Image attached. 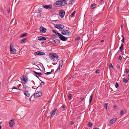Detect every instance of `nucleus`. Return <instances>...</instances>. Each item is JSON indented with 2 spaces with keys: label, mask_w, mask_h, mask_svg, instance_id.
Here are the masks:
<instances>
[{
  "label": "nucleus",
  "mask_w": 129,
  "mask_h": 129,
  "mask_svg": "<svg viewBox=\"0 0 129 129\" xmlns=\"http://www.w3.org/2000/svg\"><path fill=\"white\" fill-rule=\"evenodd\" d=\"M67 4V2L66 1L60 0L56 1L53 6L56 7H61L62 6L66 5Z\"/></svg>",
  "instance_id": "1"
},
{
  "label": "nucleus",
  "mask_w": 129,
  "mask_h": 129,
  "mask_svg": "<svg viewBox=\"0 0 129 129\" xmlns=\"http://www.w3.org/2000/svg\"><path fill=\"white\" fill-rule=\"evenodd\" d=\"M50 58L53 61L56 60L58 58V56L55 53H53L52 54L50 53L49 54Z\"/></svg>",
  "instance_id": "2"
},
{
  "label": "nucleus",
  "mask_w": 129,
  "mask_h": 129,
  "mask_svg": "<svg viewBox=\"0 0 129 129\" xmlns=\"http://www.w3.org/2000/svg\"><path fill=\"white\" fill-rule=\"evenodd\" d=\"M10 52L12 53L15 54L16 53V50L14 48L12 43L10 44Z\"/></svg>",
  "instance_id": "3"
},
{
  "label": "nucleus",
  "mask_w": 129,
  "mask_h": 129,
  "mask_svg": "<svg viewBox=\"0 0 129 129\" xmlns=\"http://www.w3.org/2000/svg\"><path fill=\"white\" fill-rule=\"evenodd\" d=\"M61 33L64 35H69L71 34V33L69 30H62Z\"/></svg>",
  "instance_id": "4"
},
{
  "label": "nucleus",
  "mask_w": 129,
  "mask_h": 129,
  "mask_svg": "<svg viewBox=\"0 0 129 129\" xmlns=\"http://www.w3.org/2000/svg\"><path fill=\"white\" fill-rule=\"evenodd\" d=\"M60 39L62 41H66L68 40V39L63 36L60 34H58V36Z\"/></svg>",
  "instance_id": "5"
},
{
  "label": "nucleus",
  "mask_w": 129,
  "mask_h": 129,
  "mask_svg": "<svg viewBox=\"0 0 129 129\" xmlns=\"http://www.w3.org/2000/svg\"><path fill=\"white\" fill-rule=\"evenodd\" d=\"M59 13L60 17L61 18H62L64 16L65 12L63 10H59Z\"/></svg>",
  "instance_id": "6"
},
{
  "label": "nucleus",
  "mask_w": 129,
  "mask_h": 129,
  "mask_svg": "<svg viewBox=\"0 0 129 129\" xmlns=\"http://www.w3.org/2000/svg\"><path fill=\"white\" fill-rule=\"evenodd\" d=\"M23 78L21 79V80L22 81L24 84H25L28 81V78L27 77L25 76H22Z\"/></svg>",
  "instance_id": "7"
},
{
  "label": "nucleus",
  "mask_w": 129,
  "mask_h": 129,
  "mask_svg": "<svg viewBox=\"0 0 129 129\" xmlns=\"http://www.w3.org/2000/svg\"><path fill=\"white\" fill-rule=\"evenodd\" d=\"M43 7L49 10L50 9L52 8V6L51 5H43Z\"/></svg>",
  "instance_id": "8"
},
{
  "label": "nucleus",
  "mask_w": 129,
  "mask_h": 129,
  "mask_svg": "<svg viewBox=\"0 0 129 129\" xmlns=\"http://www.w3.org/2000/svg\"><path fill=\"white\" fill-rule=\"evenodd\" d=\"M40 31L42 33H45L46 31V29L42 26H41L40 27Z\"/></svg>",
  "instance_id": "9"
},
{
  "label": "nucleus",
  "mask_w": 129,
  "mask_h": 129,
  "mask_svg": "<svg viewBox=\"0 0 129 129\" xmlns=\"http://www.w3.org/2000/svg\"><path fill=\"white\" fill-rule=\"evenodd\" d=\"M42 94V92H41L38 91H37L36 93L34 94V95H37V97H40Z\"/></svg>",
  "instance_id": "10"
},
{
  "label": "nucleus",
  "mask_w": 129,
  "mask_h": 129,
  "mask_svg": "<svg viewBox=\"0 0 129 129\" xmlns=\"http://www.w3.org/2000/svg\"><path fill=\"white\" fill-rule=\"evenodd\" d=\"M15 124L14 120H11L9 122V125L11 127H12Z\"/></svg>",
  "instance_id": "11"
},
{
  "label": "nucleus",
  "mask_w": 129,
  "mask_h": 129,
  "mask_svg": "<svg viewBox=\"0 0 129 129\" xmlns=\"http://www.w3.org/2000/svg\"><path fill=\"white\" fill-rule=\"evenodd\" d=\"M57 110V109L55 108L54 109L53 111V112H50V114H51V117H52L54 115H55Z\"/></svg>",
  "instance_id": "12"
},
{
  "label": "nucleus",
  "mask_w": 129,
  "mask_h": 129,
  "mask_svg": "<svg viewBox=\"0 0 129 129\" xmlns=\"http://www.w3.org/2000/svg\"><path fill=\"white\" fill-rule=\"evenodd\" d=\"M38 40L39 41H41V40H46V38L42 36H40L38 38Z\"/></svg>",
  "instance_id": "13"
},
{
  "label": "nucleus",
  "mask_w": 129,
  "mask_h": 129,
  "mask_svg": "<svg viewBox=\"0 0 129 129\" xmlns=\"http://www.w3.org/2000/svg\"><path fill=\"white\" fill-rule=\"evenodd\" d=\"M117 118H114L113 119H112L109 122V123L110 124H112L114 123L115 121H116L117 120Z\"/></svg>",
  "instance_id": "14"
},
{
  "label": "nucleus",
  "mask_w": 129,
  "mask_h": 129,
  "mask_svg": "<svg viewBox=\"0 0 129 129\" xmlns=\"http://www.w3.org/2000/svg\"><path fill=\"white\" fill-rule=\"evenodd\" d=\"M24 94L26 96L29 98L30 97V94L27 91H25L24 92Z\"/></svg>",
  "instance_id": "15"
},
{
  "label": "nucleus",
  "mask_w": 129,
  "mask_h": 129,
  "mask_svg": "<svg viewBox=\"0 0 129 129\" xmlns=\"http://www.w3.org/2000/svg\"><path fill=\"white\" fill-rule=\"evenodd\" d=\"M27 39L26 38H25L23 39L20 41V43L21 44L25 43V41Z\"/></svg>",
  "instance_id": "16"
},
{
  "label": "nucleus",
  "mask_w": 129,
  "mask_h": 129,
  "mask_svg": "<svg viewBox=\"0 0 129 129\" xmlns=\"http://www.w3.org/2000/svg\"><path fill=\"white\" fill-rule=\"evenodd\" d=\"M93 98V95L92 94H91V95L90 98H89V104H90L91 103Z\"/></svg>",
  "instance_id": "17"
},
{
  "label": "nucleus",
  "mask_w": 129,
  "mask_h": 129,
  "mask_svg": "<svg viewBox=\"0 0 129 129\" xmlns=\"http://www.w3.org/2000/svg\"><path fill=\"white\" fill-rule=\"evenodd\" d=\"M33 72L36 75H37L39 76H41L42 75V74L41 73H39L35 71H33Z\"/></svg>",
  "instance_id": "18"
},
{
  "label": "nucleus",
  "mask_w": 129,
  "mask_h": 129,
  "mask_svg": "<svg viewBox=\"0 0 129 129\" xmlns=\"http://www.w3.org/2000/svg\"><path fill=\"white\" fill-rule=\"evenodd\" d=\"M60 40L58 39H56V40H54V42H54V43L55 44H59L60 43Z\"/></svg>",
  "instance_id": "19"
},
{
  "label": "nucleus",
  "mask_w": 129,
  "mask_h": 129,
  "mask_svg": "<svg viewBox=\"0 0 129 129\" xmlns=\"http://www.w3.org/2000/svg\"><path fill=\"white\" fill-rule=\"evenodd\" d=\"M96 6V5L95 4H93L91 6L90 8H91V9H93L95 8Z\"/></svg>",
  "instance_id": "20"
},
{
  "label": "nucleus",
  "mask_w": 129,
  "mask_h": 129,
  "mask_svg": "<svg viewBox=\"0 0 129 129\" xmlns=\"http://www.w3.org/2000/svg\"><path fill=\"white\" fill-rule=\"evenodd\" d=\"M27 34H28L27 33H25L23 34L20 36V37L21 38H23V37H26L27 36Z\"/></svg>",
  "instance_id": "21"
},
{
  "label": "nucleus",
  "mask_w": 129,
  "mask_h": 129,
  "mask_svg": "<svg viewBox=\"0 0 129 129\" xmlns=\"http://www.w3.org/2000/svg\"><path fill=\"white\" fill-rule=\"evenodd\" d=\"M123 44H121V46L119 48L120 51V52H122V50H123Z\"/></svg>",
  "instance_id": "22"
},
{
  "label": "nucleus",
  "mask_w": 129,
  "mask_h": 129,
  "mask_svg": "<svg viewBox=\"0 0 129 129\" xmlns=\"http://www.w3.org/2000/svg\"><path fill=\"white\" fill-rule=\"evenodd\" d=\"M126 111L124 110H123L121 111L120 113L122 115L124 114H125Z\"/></svg>",
  "instance_id": "23"
},
{
  "label": "nucleus",
  "mask_w": 129,
  "mask_h": 129,
  "mask_svg": "<svg viewBox=\"0 0 129 129\" xmlns=\"http://www.w3.org/2000/svg\"><path fill=\"white\" fill-rule=\"evenodd\" d=\"M52 31L56 35H57L58 36V34H60L59 33H58L56 31L54 30H52Z\"/></svg>",
  "instance_id": "24"
},
{
  "label": "nucleus",
  "mask_w": 129,
  "mask_h": 129,
  "mask_svg": "<svg viewBox=\"0 0 129 129\" xmlns=\"http://www.w3.org/2000/svg\"><path fill=\"white\" fill-rule=\"evenodd\" d=\"M63 61L62 60H60L59 61V65L60 66H62L63 64Z\"/></svg>",
  "instance_id": "25"
},
{
  "label": "nucleus",
  "mask_w": 129,
  "mask_h": 129,
  "mask_svg": "<svg viewBox=\"0 0 129 129\" xmlns=\"http://www.w3.org/2000/svg\"><path fill=\"white\" fill-rule=\"evenodd\" d=\"M62 66H59L58 68L56 71V72H58L59 71H60V70L62 68Z\"/></svg>",
  "instance_id": "26"
},
{
  "label": "nucleus",
  "mask_w": 129,
  "mask_h": 129,
  "mask_svg": "<svg viewBox=\"0 0 129 129\" xmlns=\"http://www.w3.org/2000/svg\"><path fill=\"white\" fill-rule=\"evenodd\" d=\"M40 53V55H45V53L42 52L41 51H40L39 52Z\"/></svg>",
  "instance_id": "27"
},
{
  "label": "nucleus",
  "mask_w": 129,
  "mask_h": 129,
  "mask_svg": "<svg viewBox=\"0 0 129 129\" xmlns=\"http://www.w3.org/2000/svg\"><path fill=\"white\" fill-rule=\"evenodd\" d=\"M76 11H74L71 14V17H73V16H74L75 13V12H76Z\"/></svg>",
  "instance_id": "28"
},
{
  "label": "nucleus",
  "mask_w": 129,
  "mask_h": 129,
  "mask_svg": "<svg viewBox=\"0 0 129 129\" xmlns=\"http://www.w3.org/2000/svg\"><path fill=\"white\" fill-rule=\"evenodd\" d=\"M80 39V37H76L75 38V40L76 41H78V40H79Z\"/></svg>",
  "instance_id": "29"
},
{
  "label": "nucleus",
  "mask_w": 129,
  "mask_h": 129,
  "mask_svg": "<svg viewBox=\"0 0 129 129\" xmlns=\"http://www.w3.org/2000/svg\"><path fill=\"white\" fill-rule=\"evenodd\" d=\"M59 25L60 24H55L54 25V26L55 27L58 29L59 28Z\"/></svg>",
  "instance_id": "30"
},
{
  "label": "nucleus",
  "mask_w": 129,
  "mask_h": 129,
  "mask_svg": "<svg viewBox=\"0 0 129 129\" xmlns=\"http://www.w3.org/2000/svg\"><path fill=\"white\" fill-rule=\"evenodd\" d=\"M40 51H38L35 53V55H40Z\"/></svg>",
  "instance_id": "31"
},
{
  "label": "nucleus",
  "mask_w": 129,
  "mask_h": 129,
  "mask_svg": "<svg viewBox=\"0 0 129 129\" xmlns=\"http://www.w3.org/2000/svg\"><path fill=\"white\" fill-rule=\"evenodd\" d=\"M76 0H72L70 1L69 2V4H72L74 2V1H76Z\"/></svg>",
  "instance_id": "32"
},
{
  "label": "nucleus",
  "mask_w": 129,
  "mask_h": 129,
  "mask_svg": "<svg viewBox=\"0 0 129 129\" xmlns=\"http://www.w3.org/2000/svg\"><path fill=\"white\" fill-rule=\"evenodd\" d=\"M60 26L61 27V30H62V29L63 28L64 26L62 24H60Z\"/></svg>",
  "instance_id": "33"
},
{
  "label": "nucleus",
  "mask_w": 129,
  "mask_h": 129,
  "mask_svg": "<svg viewBox=\"0 0 129 129\" xmlns=\"http://www.w3.org/2000/svg\"><path fill=\"white\" fill-rule=\"evenodd\" d=\"M121 37L122 38V39L121 40V42L123 43H124V37L123 35H122Z\"/></svg>",
  "instance_id": "34"
},
{
  "label": "nucleus",
  "mask_w": 129,
  "mask_h": 129,
  "mask_svg": "<svg viewBox=\"0 0 129 129\" xmlns=\"http://www.w3.org/2000/svg\"><path fill=\"white\" fill-rule=\"evenodd\" d=\"M72 94H69L68 95V98L69 100L71 99L72 97Z\"/></svg>",
  "instance_id": "35"
},
{
  "label": "nucleus",
  "mask_w": 129,
  "mask_h": 129,
  "mask_svg": "<svg viewBox=\"0 0 129 129\" xmlns=\"http://www.w3.org/2000/svg\"><path fill=\"white\" fill-rule=\"evenodd\" d=\"M107 105H108V104H107V103H105L104 104V107L105 108H106V109H107V107H108Z\"/></svg>",
  "instance_id": "36"
},
{
  "label": "nucleus",
  "mask_w": 129,
  "mask_h": 129,
  "mask_svg": "<svg viewBox=\"0 0 129 129\" xmlns=\"http://www.w3.org/2000/svg\"><path fill=\"white\" fill-rule=\"evenodd\" d=\"M128 80L126 79H124L123 80V82L125 83H127L128 82Z\"/></svg>",
  "instance_id": "37"
},
{
  "label": "nucleus",
  "mask_w": 129,
  "mask_h": 129,
  "mask_svg": "<svg viewBox=\"0 0 129 129\" xmlns=\"http://www.w3.org/2000/svg\"><path fill=\"white\" fill-rule=\"evenodd\" d=\"M51 72H47L46 73H44L45 74V75H49L50 74H51Z\"/></svg>",
  "instance_id": "38"
},
{
  "label": "nucleus",
  "mask_w": 129,
  "mask_h": 129,
  "mask_svg": "<svg viewBox=\"0 0 129 129\" xmlns=\"http://www.w3.org/2000/svg\"><path fill=\"white\" fill-rule=\"evenodd\" d=\"M115 87L116 88H117L118 87V84L117 82H116L115 85Z\"/></svg>",
  "instance_id": "39"
},
{
  "label": "nucleus",
  "mask_w": 129,
  "mask_h": 129,
  "mask_svg": "<svg viewBox=\"0 0 129 129\" xmlns=\"http://www.w3.org/2000/svg\"><path fill=\"white\" fill-rule=\"evenodd\" d=\"M88 124L89 126L90 127H91L92 125V124L90 122H88Z\"/></svg>",
  "instance_id": "40"
},
{
  "label": "nucleus",
  "mask_w": 129,
  "mask_h": 129,
  "mask_svg": "<svg viewBox=\"0 0 129 129\" xmlns=\"http://www.w3.org/2000/svg\"><path fill=\"white\" fill-rule=\"evenodd\" d=\"M111 67L112 68H113V67L111 63H110V68Z\"/></svg>",
  "instance_id": "41"
},
{
  "label": "nucleus",
  "mask_w": 129,
  "mask_h": 129,
  "mask_svg": "<svg viewBox=\"0 0 129 129\" xmlns=\"http://www.w3.org/2000/svg\"><path fill=\"white\" fill-rule=\"evenodd\" d=\"M8 12V13H10V8H8L7 9Z\"/></svg>",
  "instance_id": "42"
},
{
  "label": "nucleus",
  "mask_w": 129,
  "mask_h": 129,
  "mask_svg": "<svg viewBox=\"0 0 129 129\" xmlns=\"http://www.w3.org/2000/svg\"><path fill=\"white\" fill-rule=\"evenodd\" d=\"M12 88L13 89H19L16 87H13Z\"/></svg>",
  "instance_id": "43"
},
{
  "label": "nucleus",
  "mask_w": 129,
  "mask_h": 129,
  "mask_svg": "<svg viewBox=\"0 0 129 129\" xmlns=\"http://www.w3.org/2000/svg\"><path fill=\"white\" fill-rule=\"evenodd\" d=\"M99 69L95 71V72L97 73H99Z\"/></svg>",
  "instance_id": "44"
},
{
  "label": "nucleus",
  "mask_w": 129,
  "mask_h": 129,
  "mask_svg": "<svg viewBox=\"0 0 129 129\" xmlns=\"http://www.w3.org/2000/svg\"><path fill=\"white\" fill-rule=\"evenodd\" d=\"M125 72L128 73L129 72V70L128 69H127L125 70Z\"/></svg>",
  "instance_id": "45"
},
{
  "label": "nucleus",
  "mask_w": 129,
  "mask_h": 129,
  "mask_svg": "<svg viewBox=\"0 0 129 129\" xmlns=\"http://www.w3.org/2000/svg\"><path fill=\"white\" fill-rule=\"evenodd\" d=\"M119 59L120 60H121V59H122V57L121 56V55H120L119 56Z\"/></svg>",
  "instance_id": "46"
},
{
  "label": "nucleus",
  "mask_w": 129,
  "mask_h": 129,
  "mask_svg": "<svg viewBox=\"0 0 129 129\" xmlns=\"http://www.w3.org/2000/svg\"><path fill=\"white\" fill-rule=\"evenodd\" d=\"M54 42V40H53L52 42H51V43L53 44H55L54 43V42Z\"/></svg>",
  "instance_id": "47"
},
{
  "label": "nucleus",
  "mask_w": 129,
  "mask_h": 129,
  "mask_svg": "<svg viewBox=\"0 0 129 129\" xmlns=\"http://www.w3.org/2000/svg\"><path fill=\"white\" fill-rule=\"evenodd\" d=\"M45 84V82H42L41 83V85H43Z\"/></svg>",
  "instance_id": "48"
},
{
  "label": "nucleus",
  "mask_w": 129,
  "mask_h": 129,
  "mask_svg": "<svg viewBox=\"0 0 129 129\" xmlns=\"http://www.w3.org/2000/svg\"><path fill=\"white\" fill-rule=\"evenodd\" d=\"M62 107L63 108H65L66 106L65 105H63L62 106Z\"/></svg>",
  "instance_id": "49"
},
{
  "label": "nucleus",
  "mask_w": 129,
  "mask_h": 129,
  "mask_svg": "<svg viewBox=\"0 0 129 129\" xmlns=\"http://www.w3.org/2000/svg\"><path fill=\"white\" fill-rule=\"evenodd\" d=\"M116 67L118 68H119L120 67V66L119 65H117V66H116Z\"/></svg>",
  "instance_id": "50"
},
{
  "label": "nucleus",
  "mask_w": 129,
  "mask_h": 129,
  "mask_svg": "<svg viewBox=\"0 0 129 129\" xmlns=\"http://www.w3.org/2000/svg\"><path fill=\"white\" fill-rule=\"evenodd\" d=\"M70 123L71 124H74V122H73V121H71V122H70Z\"/></svg>",
  "instance_id": "51"
},
{
  "label": "nucleus",
  "mask_w": 129,
  "mask_h": 129,
  "mask_svg": "<svg viewBox=\"0 0 129 129\" xmlns=\"http://www.w3.org/2000/svg\"><path fill=\"white\" fill-rule=\"evenodd\" d=\"M80 100L82 101L84 99V98H80Z\"/></svg>",
  "instance_id": "52"
},
{
  "label": "nucleus",
  "mask_w": 129,
  "mask_h": 129,
  "mask_svg": "<svg viewBox=\"0 0 129 129\" xmlns=\"http://www.w3.org/2000/svg\"><path fill=\"white\" fill-rule=\"evenodd\" d=\"M35 62L33 61L32 62V63L33 64H35Z\"/></svg>",
  "instance_id": "53"
},
{
  "label": "nucleus",
  "mask_w": 129,
  "mask_h": 129,
  "mask_svg": "<svg viewBox=\"0 0 129 129\" xmlns=\"http://www.w3.org/2000/svg\"><path fill=\"white\" fill-rule=\"evenodd\" d=\"M58 29L60 30H61V27L60 25L59 26V28Z\"/></svg>",
  "instance_id": "54"
},
{
  "label": "nucleus",
  "mask_w": 129,
  "mask_h": 129,
  "mask_svg": "<svg viewBox=\"0 0 129 129\" xmlns=\"http://www.w3.org/2000/svg\"><path fill=\"white\" fill-rule=\"evenodd\" d=\"M32 96H33V95H32L31 97H30V99H29V101L30 102L31 101V97H32Z\"/></svg>",
  "instance_id": "55"
},
{
  "label": "nucleus",
  "mask_w": 129,
  "mask_h": 129,
  "mask_svg": "<svg viewBox=\"0 0 129 129\" xmlns=\"http://www.w3.org/2000/svg\"><path fill=\"white\" fill-rule=\"evenodd\" d=\"M104 40H101L100 41V42L101 43H102L103 42H104Z\"/></svg>",
  "instance_id": "56"
},
{
  "label": "nucleus",
  "mask_w": 129,
  "mask_h": 129,
  "mask_svg": "<svg viewBox=\"0 0 129 129\" xmlns=\"http://www.w3.org/2000/svg\"><path fill=\"white\" fill-rule=\"evenodd\" d=\"M41 12V11L40 10H39L38 11V12L40 13Z\"/></svg>",
  "instance_id": "57"
},
{
  "label": "nucleus",
  "mask_w": 129,
  "mask_h": 129,
  "mask_svg": "<svg viewBox=\"0 0 129 129\" xmlns=\"http://www.w3.org/2000/svg\"><path fill=\"white\" fill-rule=\"evenodd\" d=\"M99 128L97 127H94L93 129H99Z\"/></svg>",
  "instance_id": "58"
},
{
  "label": "nucleus",
  "mask_w": 129,
  "mask_h": 129,
  "mask_svg": "<svg viewBox=\"0 0 129 129\" xmlns=\"http://www.w3.org/2000/svg\"><path fill=\"white\" fill-rule=\"evenodd\" d=\"M39 15H40L41 17V16H42V15H41V13H40L39 14H38Z\"/></svg>",
  "instance_id": "59"
},
{
  "label": "nucleus",
  "mask_w": 129,
  "mask_h": 129,
  "mask_svg": "<svg viewBox=\"0 0 129 129\" xmlns=\"http://www.w3.org/2000/svg\"><path fill=\"white\" fill-rule=\"evenodd\" d=\"M113 107H114V108H115L117 107L116 106H113Z\"/></svg>",
  "instance_id": "60"
},
{
  "label": "nucleus",
  "mask_w": 129,
  "mask_h": 129,
  "mask_svg": "<svg viewBox=\"0 0 129 129\" xmlns=\"http://www.w3.org/2000/svg\"><path fill=\"white\" fill-rule=\"evenodd\" d=\"M39 86L40 87H42V85H41V84H40V86Z\"/></svg>",
  "instance_id": "61"
},
{
  "label": "nucleus",
  "mask_w": 129,
  "mask_h": 129,
  "mask_svg": "<svg viewBox=\"0 0 129 129\" xmlns=\"http://www.w3.org/2000/svg\"><path fill=\"white\" fill-rule=\"evenodd\" d=\"M45 42H42L41 43V44H43Z\"/></svg>",
  "instance_id": "62"
},
{
  "label": "nucleus",
  "mask_w": 129,
  "mask_h": 129,
  "mask_svg": "<svg viewBox=\"0 0 129 129\" xmlns=\"http://www.w3.org/2000/svg\"><path fill=\"white\" fill-rule=\"evenodd\" d=\"M32 88L33 89H35V88H34V86L32 87Z\"/></svg>",
  "instance_id": "63"
},
{
  "label": "nucleus",
  "mask_w": 129,
  "mask_h": 129,
  "mask_svg": "<svg viewBox=\"0 0 129 129\" xmlns=\"http://www.w3.org/2000/svg\"><path fill=\"white\" fill-rule=\"evenodd\" d=\"M86 129H88L86 127Z\"/></svg>",
  "instance_id": "64"
}]
</instances>
